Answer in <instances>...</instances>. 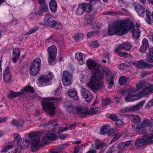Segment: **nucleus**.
Segmentation results:
<instances>
[{"label":"nucleus","instance_id":"e433bc0d","mask_svg":"<svg viewBox=\"0 0 153 153\" xmlns=\"http://www.w3.org/2000/svg\"><path fill=\"white\" fill-rule=\"evenodd\" d=\"M84 12L81 4H79L76 11V14L78 15H81L83 14Z\"/></svg>","mask_w":153,"mask_h":153},{"label":"nucleus","instance_id":"a211bd4d","mask_svg":"<svg viewBox=\"0 0 153 153\" xmlns=\"http://www.w3.org/2000/svg\"><path fill=\"white\" fill-rule=\"evenodd\" d=\"M143 90L140 91L137 94L140 97V99L143 96L149 95L153 92V85L151 84L150 87H146Z\"/></svg>","mask_w":153,"mask_h":153},{"label":"nucleus","instance_id":"e2e57ef3","mask_svg":"<svg viewBox=\"0 0 153 153\" xmlns=\"http://www.w3.org/2000/svg\"><path fill=\"white\" fill-rule=\"evenodd\" d=\"M82 146H79V145L75 146L74 149V153H78Z\"/></svg>","mask_w":153,"mask_h":153},{"label":"nucleus","instance_id":"5701e85b","mask_svg":"<svg viewBox=\"0 0 153 153\" xmlns=\"http://www.w3.org/2000/svg\"><path fill=\"white\" fill-rule=\"evenodd\" d=\"M151 85V84L149 83H146L145 81H143L137 84L136 88H137V89L136 91L134 90V91H137L140 88L143 89L146 87H149Z\"/></svg>","mask_w":153,"mask_h":153},{"label":"nucleus","instance_id":"603ef678","mask_svg":"<svg viewBox=\"0 0 153 153\" xmlns=\"http://www.w3.org/2000/svg\"><path fill=\"white\" fill-rule=\"evenodd\" d=\"M128 65L126 63H123L119 65L118 66V68L119 69H126L128 67Z\"/></svg>","mask_w":153,"mask_h":153},{"label":"nucleus","instance_id":"f257e3e1","mask_svg":"<svg viewBox=\"0 0 153 153\" xmlns=\"http://www.w3.org/2000/svg\"><path fill=\"white\" fill-rule=\"evenodd\" d=\"M87 64L89 69L94 72L91 80L87 84L88 86L90 88L95 90L102 89L104 87L103 84L98 82L99 80L102 79L104 77L103 74L100 72V66L94 61L89 60L87 61Z\"/></svg>","mask_w":153,"mask_h":153},{"label":"nucleus","instance_id":"aec40b11","mask_svg":"<svg viewBox=\"0 0 153 153\" xmlns=\"http://www.w3.org/2000/svg\"><path fill=\"white\" fill-rule=\"evenodd\" d=\"M131 94L130 93L128 96L125 97V100L126 102L134 101L140 99V97L138 94L136 95H131Z\"/></svg>","mask_w":153,"mask_h":153},{"label":"nucleus","instance_id":"ea45409f","mask_svg":"<svg viewBox=\"0 0 153 153\" xmlns=\"http://www.w3.org/2000/svg\"><path fill=\"white\" fill-rule=\"evenodd\" d=\"M103 71L105 74V79L107 78H109V75L111 73L110 69L108 67H106L104 68L103 69Z\"/></svg>","mask_w":153,"mask_h":153},{"label":"nucleus","instance_id":"bb28decb","mask_svg":"<svg viewBox=\"0 0 153 153\" xmlns=\"http://www.w3.org/2000/svg\"><path fill=\"white\" fill-rule=\"evenodd\" d=\"M49 6L50 10L52 12H55L56 11L57 6L55 1L51 0Z\"/></svg>","mask_w":153,"mask_h":153},{"label":"nucleus","instance_id":"bf43d9fd","mask_svg":"<svg viewBox=\"0 0 153 153\" xmlns=\"http://www.w3.org/2000/svg\"><path fill=\"white\" fill-rule=\"evenodd\" d=\"M148 47H146L145 46L142 45L140 48V51L142 53L144 52L146 50Z\"/></svg>","mask_w":153,"mask_h":153},{"label":"nucleus","instance_id":"052dcab7","mask_svg":"<svg viewBox=\"0 0 153 153\" xmlns=\"http://www.w3.org/2000/svg\"><path fill=\"white\" fill-rule=\"evenodd\" d=\"M91 46L94 48H95L98 47L99 46V44L98 42L97 41H95L93 42H92Z\"/></svg>","mask_w":153,"mask_h":153},{"label":"nucleus","instance_id":"8fccbe9b","mask_svg":"<svg viewBox=\"0 0 153 153\" xmlns=\"http://www.w3.org/2000/svg\"><path fill=\"white\" fill-rule=\"evenodd\" d=\"M84 21L85 23L87 24H90L91 23L92 20L90 16H86L84 19Z\"/></svg>","mask_w":153,"mask_h":153},{"label":"nucleus","instance_id":"2f4dec72","mask_svg":"<svg viewBox=\"0 0 153 153\" xmlns=\"http://www.w3.org/2000/svg\"><path fill=\"white\" fill-rule=\"evenodd\" d=\"M66 110L69 113L74 112L75 114H76L75 111H74L75 108L74 105L71 104H70L69 105H67L66 104L65 105Z\"/></svg>","mask_w":153,"mask_h":153},{"label":"nucleus","instance_id":"f3484780","mask_svg":"<svg viewBox=\"0 0 153 153\" xmlns=\"http://www.w3.org/2000/svg\"><path fill=\"white\" fill-rule=\"evenodd\" d=\"M127 31L128 30L132 31L133 37L136 39H138L140 37V30L138 29H134V25L133 24H131L129 27L127 23Z\"/></svg>","mask_w":153,"mask_h":153},{"label":"nucleus","instance_id":"864d4df0","mask_svg":"<svg viewBox=\"0 0 153 153\" xmlns=\"http://www.w3.org/2000/svg\"><path fill=\"white\" fill-rule=\"evenodd\" d=\"M147 60L149 62H153V55L149 53L147 56Z\"/></svg>","mask_w":153,"mask_h":153},{"label":"nucleus","instance_id":"6e6552de","mask_svg":"<svg viewBox=\"0 0 153 153\" xmlns=\"http://www.w3.org/2000/svg\"><path fill=\"white\" fill-rule=\"evenodd\" d=\"M42 105L44 110L48 114L53 115L55 114V107L54 104L52 102L44 101L42 102Z\"/></svg>","mask_w":153,"mask_h":153},{"label":"nucleus","instance_id":"c85d7f7f","mask_svg":"<svg viewBox=\"0 0 153 153\" xmlns=\"http://www.w3.org/2000/svg\"><path fill=\"white\" fill-rule=\"evenodd\" d=\"M23 90L21 91L18 92H15L12 91H10L8 95V97L10 98H15L17 96L22 95Z\"/></svg>","mask_w":153,"mask_h":153},{"label":"nucleus","instance_id":"f704fd0d","mask_svg":"<svg viewBox=\"0 0 153 153\" xmlns=\"http://www.w3.org/2000/svg\"><path fill=\"white\" fill-rule=\"evenodd\" d=\"M121 47L122 49L125 50H129L131 48L130 43L128 42H123L120 45V47Z\"/></svg>","mask_w":153,"mask_h":153},{"label":"nucleus","instance_id":"473e14b6","mask_svg":"<svg viewBox=\"0 0 153 153\" xmlns=\"http://www.w3.org/2000/svg\"><path fill=\"white\" fill-rule=\"evenodd\" d=\"M95 148L96 149H99L102 148L105 146V144L99 140H96L95 142Z\"/></svg>","mask_w":153,"mask_h":153},{"label":"nucleus","instance_id":"37998d69","mask_svg":"<svg viewBox=\"0 0 153 153\" xmlns=\"http://www.w3.org/2000/svg\"><path fill=\"white\" fill-rule=\"evenodd\" d=\"M39 28L38 27H34L30 30L29 31L27 32L26 33V35L28 36L31 34L37 31L38 30Z\"/></svg>","mask_w":153,"mask_h":153},{"label":"nucleus","instance_id":"774afa93","mask_svg":"<svg viewBox=\"0 0 153 153\" xmlns=\"http://www.w3.org/2000/svg\"><path fill=\"white\" fill-rule=\"evenodd\" d=\"M131 140H130L123 142L124 147H125L129 145L131 143Z\"/></svg>","mask_w":153,"mask_h":153},{"label":"nucleus","instance_id":"423d86ee","mask_svg":"<svg viewBox=\"0 0 153 153\" xmlns=\"http://www.w3.org/2000/svg\"><path fill=\"white\" fill-rule=\"evenodd\" d=\"M152 138H153V134H145L142 138L136 139L135 143V146L137 148H139L146 145L152 144L153 143V140L151 139Z\"/></svg>","mask_w":153,"mask_h":153},{"label":"nucleus","instance_id":"72a5a7b5","mask_svg":"<svg viewBox=\"0 0 153 153\" xmlns=\"http://www.w3.org/2000/svg\"><path fill=\"white\" fill-rule=\"evenodd\" d=\"M21 90H23L22 95L25 94V92H29L31 93H33L34 92L33 88L30 86L25 87L24 89H22Z\"/></svg>","mask_w":153,"mask_h":153},{"label":"nucleus","instance_id":"4d7b16f0","mask_svg":"<svg viewBox=\"0 0 153 153\" xmlns=\"http://www.w3.org/2000/svg\"><path fill=\"white\" fill-rule=\"evenodd\" d=\"M124 145V144H123V142H121L119 143L117 145V147L119 149H122L125 147Z\"/></svg>","mask_w":153,"mask_h":153},{"label":"nucleus","instance_id":"338daca9","mask_svg":"<svg viewBox=\"0 0 153 153\" xmlns=\"http://www.w3.org/2000/svg\"><path fill=\"white\" fill-rule=\"evenodd\" d=\"M128 53L126 52H118V55L119 56L121 57H123L127 55Z\"/></svg>","mask_w":153,"mask_h":153},{"label":"nucleus","instance_id":"69168bd1","mask_svg":"<svg viewBox=\"0 0 153 153\" xmlns=\"http://www.w3.org/2000/svg\"><path fill=\"white\" fill-rule=\"evenodd\" d=\"M90 2L92 5H94L96 4L97 2H100V0H89Z\"/></svg>","mask_w":153,"mask_h":153},{"label":"nucleus","instance_id":"4468645a","mask_svg":"<svg viewBox=\"0 0 153 153\" xmlns=\"http://www.w3.org/2000/svg\"><path fill=\"white\" fill-rule=\"evenodd\" d=\"M145 100H143L136 105H132L129 107L125 108L124 109L125 111L126 112L133 111L138 110L140 108L142 107L145 103Z\"/></svg>","mask_w":153,"mask_h":153},{"label":"nucleus","instance_id":"20e7f679","mask_svg":"<svg viewBox=\"0 0 153 153\" xmlns=\"http://www.w3.org/2000/svg\"><path fill=\"white\" fill-rule=\"evenodd\" d=\"M75 112L81 117H85L88 115H92L96 114L99 111V108H92L90 110L88 111L86 107L79 106L75 108Z\"/></svg>","mask_w":153,"mask_h":153},{"label":"nucleus","instance_id":"6e6d98bb","mask_svg":"<svg viewBox=\"0 0 153 153\" xmlns=\"http://www.w3.org/2000/svg\"><path fill=\"white\" fill-rule=\"evenodd\" d=\"M110 118L113 121H116L118 119L117 116L114 114H112L109 116Z\"/></svg>","mask_w":153,"mask_h":153},{"label":"nucleus","instance_id":"49530a36","mask_svg":"<svg viewBox=\"0 0 153 153\" xmlns=\"http://www.w3.org/2000/svg\"><path fill=\"white\" fill-rule=\"evenodd\" d=\"M108 130L107 126L106 125L103 126L101 128L100 133L102 134H104L108 132Z\"/></svg>","mask_w":153,"mask_h":153},{"label":"nucleus","instance_id":"393cba45","mask_svg":"<svg viewBox=\"0 0 153 153\" xmlns=\"http://www.w3.org/2000/svg\"><path fill=\"white\" fill-rule=\"evenodd\" d=\"M132 126L135 131L139 134H143L146 132V130L144 127H138L136 124L132 125Z\"/></svg>","mask_w":153,"mask_h":153},{"label":"nucleus","instance_id":"2eb2a0df","mask_svg":"<svg viewBox=\"0 0 153 153\" xmlns=\"http://www.w3.org/2000/svg\"><path fill=\"white\" fill-rule=\"evenodd\" d=\"M81 94L87 102H91L92 99L93 95L89 91L85 88H82L81 91Z\"/></svg>","mask_w":153,"mask_h":153},{"label":"nucleus","instance_id":"ddd939ff","mask_svg":"<svg viewBox=\"0 0 153 153\" xmlns=\"http://www.w3.org/2000/svg\"><path fill=\"white\" fill-rule=\"evenodd\" d=\"M133 65L135 66L138 68H151L153 67V65H150L146 62L143 59H140L138 61L135 62H133Z\"/></svg>","mask_w":153,"mask_h":153},{"label":"nucleus","instance_id":"9b49d317","mask_svg":"<svg viewBox=\"0 0 153 153\" xmlns=\"http://www.w3.org/2000/svg\"><path fill=\"white\" fill-rule=\"evenodd\" d=\"M14 139L15 140L17 141V146L19 147L20 149H25L28 147L29 141L28 139H26L24 142V140L21 138L20 135L19 134H16Z\"/></svg>","mask_w":153,"mask_h":153},{"label":"nucleus","instance_id":"680f3d73","mask_svg":"<svg viewBox=\"0 0 153 153\" xmlns=\"http://www.w3.org/2000/svg\"><path fill=\"white\" fill-rule=\"evenodd\" d=\"M153 106V99L151 101H149L146 105L145 107L146 108Z\"/></svg>","mask_w":153,"mask_h":153},{"label":"nucleus","instance_id":"c756f323","mask_svg":"<svg viewBox=\"0 0 153 153\" xmlns=\"http://www.w3.org/2000/svg\"><path fill=\"white\" fill-rule=\"evenodd\" d=\"M24 122L23 120H20L18 121L17 120L13 119L12 124L13 126H16L17 128H19L22 126Z\"/></svg>","mask_w":153,"mask_h":153},{"label":"nucleus","instance_id":"de8ad7c7","mask_svg":"<svg viewBox=\"0 0 153 153\" xmlns=\"http://www.w3.org/2000/svg\"><path fill=\"white\" fill-rule=\"evenodd\" d=\"M105 80L108 85V88L110 89H111L114 84V81L113 80H109V78H106Z\"/></svg>","mask_w":153,"mask_h":153},{"label":"nucleus","instance_id":"f8f14e48","mask_svg":"<svg viewBox=\"0 0 153 153\" xmlns=\"http://www.w3.org/2000/svg\"><path fill=\"white\" fill-rule=\"evenodd\" d=\"M49 55L48 61L52 62L55 60L56 58L57 53V49L55 46L52 45L47 49Z\"/></svg>","mask_w":153,"mask_h":153},{"label":"nucleus","instance_id":"79ce46f5","mask_svg":"<svg viewBox=\"0 0 153 153\" xmlns=\"http://www.w3.org/2000/svg\"><path fill=\"white\" fill-rule=\"evenodd\" d=\"M52 124V126H58L59 125L56 122L55 120H51L44 124L45 126V127L48 125Z\"/></svg>","mask_w":153,"mask_h":153},{"label":"nucleus","instance_id":"0e129e2a","mask_svg":"<svg viewBox=\"0 0 153 153\" xmlns=\"http://www.w3.org/2000/svg\"><path fill=\"white\" fill-rule=\"evenodd\" d=\"M41 7V10L43 11H45L48 9V7L45 5V4H43V5L40 6Z\"/></svg>","mask_w":153,"mask_h":153},{"label":"nucleus","instance_id":"7ed1b4c3","mask_svg":"<svg viewBox=\"0 0 153 153\" xmlns=\"http://www.w3.org/2000/svg\"><path fill=\"white\" fill-rule=\"evenodd\" d=\"M29 135L30 138V142L31 143L32 151L34 152L37 150L40 147L48 142L49 140L47 136H44L40 141V138L37 133L31 132Z\"/></svg>","mask_w":153,"mask_h":153},{"label":"nucleus","instance_id":"a19ab883","mask_svg":"<svg viewBox=\"0 0 153 153\" xmlns=\"http://www.w3.org/2000/svg\"><path fill=\"white\" fill-rule=\"evenodd\" d=\"M13 146H14L13 145H7L4 146L2 149L1 151L2 152H6L10 149L13 148Z\"/></svg>","mask_w":153,"mask_h":153},{"label":"nucleus","instance_id":"6ab92c4d","mask_svg":"<svg viewBox=\"0 0 153 153\" xmlns=\"http://www.w3.org/2000/svg\"><path fill=\"white\" fill-rule=\"evenodd\" d=\"M44 24L48 25L51 27L55 23V21L50 13H48L46 14L44 19Z\"/></svg>","mask_w":153,"mask_h":153},{"label":"nucleus","instance_id":"c03bdc74","mask_svg":"<svg viewBox=\"0 0 153 153\" xmlns=\"http://www.w3.org/2000/svg\"><path fill=\"white\" fill-rule=\"evenodd\" d=\"M47 136L49 139H50L52 140H54L58 137L56 134L54 133L49 134Z\"/></svg>","mask_w":153,"mask_h":153},{"label":"nucleus","instance_id":"09e8293b","mask_svg":"<svg viewBox=\"0 0 153 153\" xmlns=\"http://www.w3.org/2000/svg\"><path fill=\"white\" fill-rule=\"evenodd\" d=\"M111 101L109 98L103 99L102 100V106H104L109 104Z\"/></svg>","mask_w":153,"mask_h":153},{"label":"nucleus","instance_id":"4be33fe9","mask_svg":"<svg viewBox=\"0 0 153 153\" xmlns=\"http://www.w3.org/2000/svg\"><path fill=\"white\" fill-rule=\"evenodd\" d=\"M141 125L143 127H150V129L153 131V129H152L153 126V123L151 122L149 120L145 119L141 123Z\"/></svg>","mask_w":153,"mask_h":153},{"label":"nucleus","instance_id":"c9c22d12","mask_svg":"<svg viewBox=\"0 0 153 153\" xmlns=\"http://www.w3.org/2000/svg\"><path fill=\"white\" fill-rule=\"evenodd\" d=\"M131 121L135 123H138L140 122V119L139 116L132 115L131 117Z\"/></svg>","mask_w":153,"mask_h":153},{"label":"nucleus","instance_id":"39448f33","mask_svg":"<svg viewBox=\"0 0 153 153\" xmlns=\"http://www.w3.org/2000/svg\"><path fill=\"white\" fill-rule=\"evenodd\" d=\"M134 7L140 16H144V15L146 13V17L145 18L146 21L148 23L151 24L152 21L150 16L151 15V13L149 11L145 10L139 3L137 2L134 3Z\"/></svg>","mask_w":153,"mask_h":153},{"label":"nucleus","instance_id":"9d476101","mask_svg":"<svg viewBox=\"0 0 153 153\" xmlns=\"http://www.w3.org/2000/svg\"><path fill=\"white\" fill-rule=\"evenodd\" d=\"M62 81L63 85L65 86L71 85L72 82V76L69 72L64 71L62 73Z\"/></svg>","mask_w":153,"mask_h":153},{"label":"nucleus","instance_id":"58836bf2","mask_svg":"<svg viewBox=\"0 0 153 153\" xmlns=\"http://www.w3.org/2000/svg\"><path fill=\"white\" fill-rule=\"evenodd\" d=\"M62 25L61 23L57 22L56 21L53 24L51 28H54L56 29H60L62 28Z\"/></svg>","mask_w":153,"mask_h":153},{"label":"nucleus","instance_id":"cd10ccee","mask_svg":"<svg viewBox=\"0 0 153 153\" xmlns=\"http://www.w3.org/2000/svg\"><path fill=\"white\" fill-rule=\"evenodd\" d=\"M135 91L134 90H133L131 88H127L124 89L122 91L120 92V94L122 96H128L130 93H134Z\"/></svg>","mask_w":153,"mask_h":153},{"label":"nucleus","instance_id":"13d9d810","mask_svg":"<svg viewBox=\"0 0 153 153\" xmlns=\"http://www.w3.org/2000/svg\"><path fill=\"white\" fill-rule=\"evenodd\" d=\"M142 45L145 46L146 47H149V44L146 38H144L142 41Z\"/></svg>","mask_w":153,"mask_h":153},{"label":"nucleus","instance_id":"0eeeda50","mask_svg":"<svg viewBox=\"0 0 153 153\" xmlns=\"http://www.w3.org/2000/svg\"><path fill=\"white\" fill-rule=\"evenodd\" d=\"M41 60L39 58H36L31 64L30 69V74L35 76L38 73L40 66Z\"/></svg>","mask_w":153,"mask_h":153},{"label":"nucleus","instance_id":"412c9836","mask_svg":"<svg viewBox=\"0 0 153 153\" xmlns=\"http://www.w3.org/2000/svg\"><path fill=\"white\" fill-rule=\"evenodd\" d=\"M68 95L70 97L76 101L79 100V98L77 95V93L75 89H70L68 91Z\"/></svg>","mask_w":153,"mask_h":153},{"label":"nucleus","instance_id":"a878e982","mask_svg":"<svg viewBox=\"0 0 153 153\" xmlns=\"http://www.w3.org/2000/svg\"><path fill=\"white\" fill-rule=\"evenodd\" d=\"M83 56L85 57L82 53L77 52L75 54L76 58L78 61L79 64L80 65H83L84 63V61L83 60Z\"/></svg>","mask_w":153,"mask_h":153},{"label":"nucleus","instance_id":"5fc2aeb1","mask_svg":"<svg viewBox=\"0 0 153 153\" xmlns=\"http://www.w3.org/2000/svg\"><path fill=\"white\" fill-rule=\"evenodd\" d=\"M116 125L118 126H121L123 124V121L122 120L118 119L115 121Z\"/></svg>","mask_w":153,"mask_h":153},{"label":"nucleus","instance_id":"f03ea898","mask_svg":"<svg viewBox=\"0 0 153 153\" xmlns=\"http://www.w3.org/2000/svg\"><path fill=\"white\" fill-rule=\"evenodd\" d=\"M113 25V26L109 25L108 27L107 34L109 36L115 34L121 36L127 33V22L126 20L114 22Z\"/></svg>","mask_w":153,"mask_h":153},{"label":"nucleus","instance_id":"7c9ffc66","mask_svg":"<svg viewBox=\"0 0 153 153\" xmlns=\"http://www.w3.org/2000/svg\"><path fill=\"white\" fill-rule=\"evenodd\" d=\"M82 8L84 12H89L92 10V7L90 4L88 3H82L81 4Z\"/></svg>","mask_w":153,"mask_h":153},{"label":"nucleus","instance_id":"dca6fc26","mask_svg":"<svg viewBox=\"0 0 153 153\" xmlns=\"http://www.w3.org/2000/svg\"><path fill=\"white\" fill-rule=\"evenodd\" d=\"M12 76L10 71V68L7 67L4 74L3 78L4 82L6 83H10L11 82Z\"/></svg>","mask_w":153,"mask_h":153},{"label":"nucleus","instance_id":"b1692460","mask_svg":"<svg viewBox=\"0 0 153 153\" xmlns=\"http://www.w3.org/2000/svg\"><path fill=\"white\" fill-rule=\"evenodd\" d=\"M20 51L18 48H15L13 51V62L16 63L19 59L20 55Z\"/></svg>","mask_w":153,"mask_h":153},{"label":"nucleus","instance_id":"a18cd8bd","mask_svg":"<svg viewBox=\"0 0 153 153\" xmlns=\"http://www.w3.org/2000/svg\"><path fill=\"white\" fill-rule=\"evenodd\" d=\"M84 35L82 34H78L75 36L74 39L76 41L78 42L80 40L82 39Z\"/></svg>","mask_w":153,"mask_h":153},{"label":"nucleus","instance_id":"1a4fd4ad","mask_svg":"<svg viewBox=\"0 0 153 153\" xmlns=\"http://www.w3.org/2000/svg\"><path fill=\"white\" fill-rule=\"evenodd\" d=\"M52 73L49 72L47 75L42 76L37 83L39 86L42 85L46 86L49 85V82L52 79Z\"/></svg>","mask_w":153,"mask_h":153},{"label":"nucleus","instance_id":"3c124183","mask_svg":"<svg viewBox=\"0 0 153 153\" xmlns=\"http://www.w3.org/2000/svg\"><path fill=\"white\" fill-rule=\"evenodd\" d=\"M123 134V132H120L115 134L114 137L113 139H112L111 141H114L115 140H116L118 138L120 137Z\"/></svg>","mask_w":153,"mask_h":153},{"label":"nucleus","instance_id":"4c0bfd02","mask_svg":"<svg viewBox=\"0 0 153 153\" xmlns=\"http://www.w3.org/2000/svg\"><path fill=\"white\" fill-rule=\"evenodd\" d=\"M119 82L120 85H125L127 83V78L124 76H121L120 78Z\"/></svg>","mask_w":153,"mask_h":153}]
</instances>
